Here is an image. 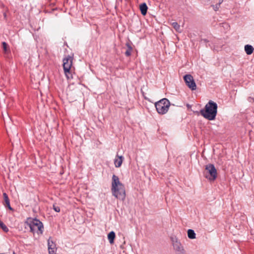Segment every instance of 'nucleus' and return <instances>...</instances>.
I'll list each match as a JSON object with an SVG mask.
<instances>
[{
  "instance_id": "9d476101",
  "label": "nucleus",
  "mask_w": 254,
  "mask_h": 254,
  "mask_svg": "<svg viewBox=\"0 0 254 254\" xmlns=\"http://www.w3.org/2000/svg\"><path fill=\"white\" fill-rule=\"evenodd\" d=\"M3 199L4 201L3 202V205L5 207L8 208L10 210L13 211V209L11 207L10 205V200L8 198V195L5 193H3Z\"/></svg>"
},
{
  "instance_id": "393cba45",
  "label": "nucleus",
  "mask_w": 254,
  "mask_h": 254,
  "mask_svg": "<svg viewBox=\"0 0 254 254\" xmlns=\"http://www.w3.org/2000/svg\"><path fill=\"white\" fill-rule=\"evenodd\" d=\"M222 1H223V0H219L218 3H220V4L222 2Z\"/></svg>"
},
{
  "instance_id": "9b49d317",
  "label": "nucleus",
  "mask_w": 254,
  "mask_h": 254,
  "mask_svg": "<svg viewBox=\"0 0 254 254\" xmlns=\"http://www.w3.org/2000/svg\"><path fill=\"white\" fill-rule=\"evenodd\" d=\"M117 157L118 158H116L114 160V164L116 167L119 168L121 167L122 164L124 157L122 156H119L118 155H117Z\"/></svg>"
},
{
  "instance_id": "412c9836",
  "label": "nucleus",
  "mask_w": 254,
  "mask_h": 254,
  "mask_svg": "<svg viewBox=\"0 0 254 254\" xmlns=\"http://www.w3.org/2000/svg\"><path fill=\"white\" fill-rule=\"evenodd\" d=\"M214 9L216 11L220 7V3H217L215 5H213Z\"/></svg>"
},
{
  "instance_id": "f8f14e48",
  "label": "nucleus",
  "mask_w": 254,
  "mask_h": 254,
  "mask_svg": "<svg viewBox=\"0 0 254 254\" xmlns=\"http://www.w3.org/2000/svg\"><path fill=\"white\" fill-rule=\"evenodd\" d=\"M139 8L142 15L143 16L145 15L147 13L148 9V7L146 3L144 2L141 3L139 6Z\"/></svg>"
},
{
  "instance_id": "5701e85b",
  "label": "nucleus",
  "mask_w": 254,
  "mask_h": 254,
  "mask_svg": "<svg viewBox=\"0 0 254 254\" xmlns=\"http://www.w3.org/2000/svg\"><path fill=\"white\" fill-rule=\"evenodd\" d=\"M177 254H186L185 253V251H182V252L177 253Z\"/></svg>"
},
{
  "instance_id": "20e7f679",
  "label": "nucleus",
  "mask_w": 254,
  "mask_h": 254,
  "mask_svg": "<svg viewBox=\"0 0 254 254\" xmlns=\"http://www.w3.org/2000/svg\"><path fill=\"white\" fill-rule=\"evenodd\" d=\"M73 59V57L70 55L65 56L63 59V68L64 74L67 79L73 78V75L71 70Z\"/></svg>"
},
{
  "instance_id": "4be33fe9",
  "label": "nucleus",
  "mask_w": 254,
  "mask_h": 254,
  "mask_svg": "<svg viewBox=\"0 0 254 254\" xmlns=\"http://www.w3.org/2000/svg\"><path fill=\"white\" fill-rule=\"evenodd\" d=\"M248 100L249 102L254 103V98L253 97H248Z\"/></svg>"
},
{
  "instance_id": "b1692460",
  "label": "nucleus",
  "mask_w": 254,
  "mask_h": 254,
  "mask_svg": "<svg viewBox=\"0 0 254 254\" xmlns=\"http://www.w3.org/2000/svg\"><path fill=\"white\" fill-rule=\"evenodd\" d=\"M201 41H204L205 43H207L208 42V41L206 39H202Z\"/></svg>"
},
{
  "instance_id": "a211bd4d",
  "label": "nucleus",
  "mask_w": 254,
  "mask_h": 254,
  "mask_svg": "<svg viewBox=\"0 0 254 254\" xmlns=\"http://www.w3.org/2000/svg\"><path fill=\"white\" fill-rule=\"evenodd\" d=\"M171 25L176 31L181 32L180 26L177 22L172 23Z\"/></svg>"
},
{
  "instance_id": "a878e982",
  "label": "nucleus",
  "mask_w": 254,
  "mask_h": 254,
  "mask_svg": "<svg viewBox=\"0 0 254 254\" xmlns=\"http://www.w3.org/2000/svg\"><path fill=\"white\" fill-rule=\"evenodd\" d=\"M2 222L0 220V224H1Z\"/></svg>"
},
{
  "instance_id": "4468645a",
  "label": "nucleus",
  "mask_w": 254,
  "mask_h": 254,
  "mask_svg": "<svg viewBox=\"0 0 254 254\" xmlns=\"http://www.w3.org/2000/svg\"><path fill=\"white\" fill-rule=\"evenodd\" d=\"M115 237L116 234L114 231H111L108 234V239L111 244L114 243Z\"/></svg>"
},
{
  "instance_id": "6e6552de",
  "label": "nucleus",
  "mask_w": 254,
  "mask_h": 254,
  "mask_svg": "<svg viewBox=\"0 0 254 254\" xmlns=\"http://www.w3.org/2000/svg\"><path fill=\"white\" fill-rule=\"evenodd\" d=\"M171 240L173 248L177 253L185 251L183 246L176 238H172Z\"/></svg>"
},
{
  "instance_id": "f257e3e1",
  "label": "nucleus",
  "mask_w": 254,
  "mask_h": 254,
  "mask_svg": "<svg viewBox=\"0 0 254 254\" xmlns=\"http://www.w3.org/2000/svg\"><path fill=\"white\" fill-rule=\"evenodd\" d=\"M111 191L113 196L117 198L124 200L126 194L124 185L121 183L119 177L113 175L112 177Z\"/></svg>"
},
{
  "instance_id": "dca6fc26",
  "label": "nucleus",
  "mask_w": 254,
  "mask_h": 254,
  "mask_svg": "<svg viewBox=\"0 0 254 254\" xmlns=\"http://www.w3.org/2000/svg\"><path fill=\"white\" fill-rule=\"evenodd\" d=\"M2 46L3 52L5 54H7L10 52L9 47L8 44L5 42H2Z\"/></svg>"
},
{
  "instance_id": "39448f33",
  "label": "nucleus",
  "mask_w": 254,
  "mask_h": 254,
  "mask_svg": "<svg viewBox=\"0 0 254 254\" xmlns=\"http://www.w3.org/2000/svg\"><path fill=\"white\" fill-rule=\"evenodd\" d=\"M170 106V102L167 98H163L155 104L156 111L160 115H164L167 113Z\"/></svg>"
},
{
  "instance_id": "1a4fd4ad",
  "label": "nucleus",
  "mask_w": 254,
  "mask_h": 254,
  "mask_svg": "<svg viewBox=\"0 0 254 254\" xmlns=\"http://www.w3.org/2000/svg\"><path fill=\"white\" fill-rule=\"evenodd\" d=\"M48 246L49 254H56L57 248L56 243L53 242L51 237L48 240Z\"/></svg>"
},
{
  "instance_id": "ddd939ff",
  "label": "nucleus",
  "mask_w": 254,
  "mask_h": 254,
  "mask_svg": "<svg viewBox=\"0 0 254 254\" xmlns=\"http://www.w3.org/2000/svg\"><path fill=\"white\" fill-rule=\"evenodd\" d=\"M126 46L127 47V50H126L125 54L127 57H129L132 51V48L129 42H127L126 44Z\"/></svg>"
},
{
  "instance_id": "7ed1b4c3",
  "label": "nucleus",
  "mask_w": 254,
  "mask_h": 254,
  "mask_svg": "<svg viewBox=\"0 0 254 254\" xmlns=\"http://www.w3.org/2000/svg\"><path fill=\"white\" fill-rule=\"evenodd\" d=\"M27 223L30 229V232L34 234H42L44 231L43 223L36 218H29Z\"/></svg>"
},
{
  "instance_id": "f03ea898",
  "label": "nucleus",
  "mask_w": 254,
  "mask_h": 254,
  "mask_svg": "<svg viewBox=\"0 0 254 254\" xmlns=\"http://www.w3.org/2000/svg\"><path fill=\"white\" fill-rule=\"evenodd\" d=\"M217 104L212 100L205 105L204 108L200 110V114L205 119L212 121L215 119L217 114Z\"/></svg>"
},
{
  "instance_id": "0eeeda50",
  "label": "nucleus",
  "mask_w": 254,
  "mask_h": 254,
  "mask_svg": "<svg viewBox=\"0 0 254 254\" xmlns=\"http://www.w3.org/2000/svg\"><path fill=\"white\" fill-rule=\"evenodd\" d=\"M183 78L186 85L191 90H194L196 89V85L193 76L191 74H186Z\"/></svg>"
},
{
  "instance_id": "f3484780",
  "label": "nucleus",
  "mask_w": 254,
  "mask_h": 254,
  "mask_svg": "<svg viewBox=\"0 0 254 254\" xmlns=\"http://www.w3.org/2000/svg\"><path fill=\"white\" fill-rule=\"evenodd\" d=\"M188 237L190 239H193L195 238V233L194 231L192 229H189L188 231Z\"/></svg>"
},
{
  "instance_id": "aec40b11",
  "label": "nucleus",
  "mask_w": 254,
  "mask_h": 254,
  "mask_svg": "<svg viewBox=\"0 0 254 254\" xmlns=\"http://www.w3.org/2000/svg\"><path fill=\"white\" fill-rule=\"evenodd\" d=\"M53 209L56 212H60L61 210L60 207L55 204H53Z\"/></svg>"
},
{
  "instance_id": "6ab92c4d",
  "label": "nucleus",
  "mask_w": 254,
  "mask_h": 254,
  "mask_svg": "<svg viewBox=\"0 0 254 254\" xmlns=\"http://www.w3.org/2000/svg\"><path fill=\"white\" fill-rule=\"evenodd\" d=\"M0 227L5 232H7L8 231V228L6 227V226L3 222H2L1 224H0Z\"/></svg>"
},
{
  "instance_id": "2eb2a0df",
  "label": "nucleus",
  "mask_w": 254,
  "mask_h": 254,
  "mask_svg": "<svg viewBox=\"0 0 254 254\" xmlns=\"http://www.w3.org/2000/svg\"><path fill=\"white\" fill-rule=\"evenodd\" d=\"M245 50L247 55H251L254 50L253 47L250 45H246L245 46Z\"/></svg>"
},
{
  "instance_id": "423d86ee",
  "label": "nucleus",
  "mask_w": 254,
  "mask_h": 254,
  "mask_svg": "<svg viewBox=\"0 0 254 254\" xmlns=\"http://www.w3.org/2000/svg\"><path fill=\"white\" fill-rule=\"evenodd\" d=\"M203 174L204 177L208 180L210 181H213L217 178V170L213 164H208L205 166Z\"/></svg>"
}]
</instances>
